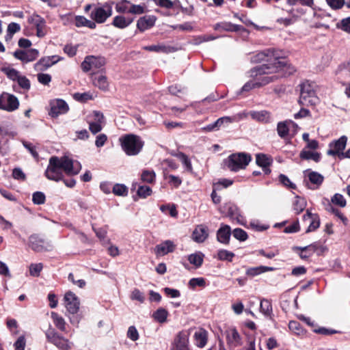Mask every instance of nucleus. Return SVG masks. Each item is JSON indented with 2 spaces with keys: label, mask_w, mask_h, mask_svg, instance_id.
Wrapping results in <instances>:
<instances>
[{
  "label": "nucleus",
  "mask_w": 350,
  "mask_h": 350,
  "mask_svg": "<svg viewBox=\"0 0 350 350\" xmlns=\"http://www.w3.org/2000/svg\"><path fill=\"white\" fill-rule=\"evenodd\" d=\"M81 170V163L69 156H53L49 159L45 176L49 180L58 182L63 179L64 172L68 176H75L78 174Z\"/></svg>",
  "instance_id": "obj_1"
},
{
  "label": "nucleus",
  "mask_w": 350,
  "mask_h": 350,
  "mask_svg": "<svg viewBox=\"0 0 350 350\" xmlns=\"http://www.w3.org/2000/svg\"><path fill=\"white\" fill-rule=\"evenodd\" d=\"M262 61L269 63L257 66L250 70L248 73L250 77L275 73L286 65L285 59L280 58L278 51L271 49L258 52L251 57V62L253 63H259Z\"/></svg>",
  "instance_id": "obj_2"
},
{
  "label": "nucleus",
  "mask_w": 350,
  "mask_h": 350,
  "mask_svg": "<svg viewBox=\"0 0 350 350\" xmlns=\"http://www.w3.org/2000/svg\"><path fill=\"white\" fill-rule=\"evenodd\" d=\"M120 142L122 150L129 156L138 154L144 144L141 137L134 134H127L122 136L120 138Z\"/></svg>",
  "instance_id": "obj_3"
},
{
  "label": "nucleus",
  "mask_w": 350,
  "mask_h": 350,
  "mask_svg": "<svg viewBox=\"0 0 350 350\" xmlns=\"http://www.w3.org/2000/svg\"><path fill=\"white\" fill-rule=\"evenodd\" d=\"M292 250L297 254L302 260H307L314 254L317 256L323 255L328 251V249L322 242H313L305 247L293 246Z\"/></svg>",
  "instance_id": "obj_4"
},
{
  "label": "nucleus",
  "mask_w": 350,
  "mask_h": 350,
  "mask_svg": "<svg viewBox=\"0 0 350 350\" xmlns=\"http://www.w3.org/2000/svg\"><path fill=\"white\" fill-rule=\"evenodd\" d=\"M252 161V157L250 154L245 152H239L230 154L226 161V166L232 172H238L240 170L245 169Z\"/></svg>",
  "instance_id": "obj_5"
},
{
  "label": "nucleus",
  "mask_w": 350,
  "mask_h": 350,
  "mask_svg": "<svg viewBox=\"0 0 350 350\" xmlns=\"http://www.w3.org/2000/svg\"><path fill=\"white\" fill-rule=\"evenodd\" d=\"M45 336L47 341L59 350H70L73 346L72 342L59 334L51 325L45 332Z\"/></svg>",
  "instance_id": "obj_6"
},
{
  "label": "nucleus",
  "mask_w": 350,
  "mask_h": 350,
  "mask_svg": "<svg viewBox=\"0 0 350 350\" xmlns=\"http://www.w3.org/2000/svg\"><path fill=\"white\" fill-rule=\"evenodd\" d=\"M113 13L111 3L94 5V9L90 12V17L97 23H105Z\"/></svg>",
  "instance_id": "obj_7"
},
{
  "label": "nucleus",
  "mask_w": 350,
  "mask_h": 350,
  "mask_svg": "<svg viewBox=\"0 0 350 350\" xmlns=\"http://www.w3.org/2000/svg\"><path fill=\"white\" fill-rule=\"evenodd\" d=\"M318 98L310 83L304 82L300 85V96L299 103L301 105H314L318 103Z\"/></svg>",
  "instance_id": "obj_8"
},
{
  "label": "nucleus",
  "mask_w": 350,
  "mask_h": 350,
  "mask_svg": "<svg viewBox=\"0 0 350 350\" xmlns=\"http://www.w3.org/2000/svg\"><path fill=\"white\" fill-rule=\"evenodd\" d=\"M347 137L345 135L341 136L339 139L331 142L328 145L327 154L332 157H337L341 160V154H343L347 146Z\"/></svg>",
  "instance_id": "obj_9"
},
{
  "label": "nucleus",
  "mask_w": 350,
  "mask_h": 350,
  "mask_svg": "<svg viewBox=\"0 0 350 350\" xmlns=\"http://www.w3.org/2000/svg\"><path fill=\"white\" fill-rule=\"evenodd\" d=\"M19 107V101L13 94L3 92L0 95V109L12 112Z\"/></svg>",
  "instance_id": "obj_10"
},
{
  "label": "nucleus",
  "mask_w": 350,
  "mask_h": 350,
  "mask_svg": "<svg viewBox=\"0 0 350 350\" xmlns=\"http://www.w3.org/2000/svg\"><path fill=\"white\" fill-rule=\"evenodd\" d=\"M64 301L67 311L71 314H76L80 306V301L78 297L72 291L66 292L64 297Z\"/></svg>",
  "instance_id": "obj_11"
},
{
  "label": "nucleus",
  "mask_w": 350,
  "mask_h": 350,
  "mask_svg": "<svg viewBox=\"0 0 350 350\" xmlns=\"http://www.w3.org/2000/svg\"><path fill=\"white\" fill-rule=\"evenodd\" d=\"M105 60L101 57L88 56L81 63V68L84 72L98 69L103 66Z\"/></svg>",
  "instance_id": "obj_12"
},
{
  "label": "nucleus",
  "mask_w": 350,
  "mask_h": 350,
  "mask_svg": "<svg viewBox=\"0 0 350 350\" xmlns=\"http://www.w3.org/2000/svg\"><path fill=\"white\" fill-rule=\"evenodd\" d=\"M304 173L308 179V180H305L306 187L308 189L312 190L317 189L323 183L324 177L319 172L308 170Z\"/></svg>",
  "instance_id": "obj_13"
},
{
  "label": "nucleus",
  "mask_w": 350,
  "mask_h": 350,
  "mask_svg": "<svg viewBox=\"0 0 350 350\" xmlns=\"http://www.w3.org/2000/svg\"><path fill=\"white\" fill-rule=\"evenodd\" d=\"M14 56L23 63H28L36 60L39 56V51L36 49L27 50L18 49L14 52Z\"/></svg>",
  "instance_id": "obj_14"
},
{
  "label": "nucleus",
  "mask_w": 350,
  "mask_h": 350,
  "mask_svg": "<svg viewBox=\"0 0 350 350\" xmlns=\"http://www.w3.org/2000/svg\"><path fill=\"white\" fill-rule=\"evenodd\" d=\"M49 116L57 118L59 115L66 113L68 109V104L62 99H55L50 102Z\"/></svg>",
  "instance_id": "obj_15"
},
{
  "label": "nucleus",
  "mask_w": 350,
  "mask_h": 350,
  "mask_svg": "<svg viewBox=\"0 0 350 350\" xmlns=\"http://www.w3.org/2000/svg\"><path fill=\"white\" fill-rule=\"evenodd\" d=\"M62 59L58 55L47 56L41 58L34 65L35 70L38 71H43L55 64Z\"/></svg>",
  "instance_id": "obj_16"
},
{
  "label": "nucleus",
  "mask_w": 350,
  "mask_h": 350,
  "mask_svg": "<svg viewBox=\"0 0 350 350\" xmlns=\"http://www.w3.org/2000/svg\"><path fill=\"white\" fill-rule=\"evenodd\" d=\"M189 335L187 331L182 330L178 332L172 343L179 350H188Z\"/></svg>",
  "instance_id": "obj_17"
},
{
  "label": "nucleus",
  "mask_w": 350,
  "mask_h": 350,
  "mask_svg": "<svg viewBox=\"0 0 350 350\" xmlns=\"http://www.w3.org/2000/svg\"><path fill=\"white\" fill-rule=\"evenodd\" d=\"M174 249L175 245H174V242H163L156 245L154 248V252L157 258H159L172 252Z\"/></svg>",
  "instance_id": "obj_18"
},
{
  "label": "nucleus",
  "mask_w": 350,
  "mask_h": 350,
  "mask_svg": "<svg viewBox=\"0 0 350 350\" xmlns=\"http://www.w3.org/2000/svg\"><path fill=\"white\" fill-rule=\"evenodd\" d=\"M156 17L154 16H144L139 18L137 22V29L143 32L152 27L155 24Z\"/></svg>",
  "instance_id": "obj_19"
},
{
  "label": "nucleus",
  "mask_w": 350,
  "mask_h": 350,
  "mask_svg": "<svg viewBox=\"0 0 350 350\" xmlns=\"http://www.w3.org/2000/svg\"><path fill=\"white\" fill-rule=\"evenodd\" d=\"M256 163L258 166L262 168L265 174H268L271 172V170L269 167L272 163V159L270 157L262 153L257 154L256 155Z\"/></svg>",
  "instance_id": "obj_20"
},
{
  "label": "nucleus",
  "mask_w": 350,
  "mask_h": 350,
  "mask_svg": "<svg viewBox=\"0 0 350 350\" xmlns=\"http://www.w3.org/2000/svg\"><path fill=\"white\" fill-rule=\"evenodd\" d=\"M214 29L215 30H222L226 31H245L246 29L241 25H234L230 22H221L215 25Z\"/></svg>",
  "instance_id": "obj_21"
},
{
  "label": "nucleus",
  "mask_w": 350,
  "mask_h": 350,
  "mask_svg": "<svg viewBox=\"0 0 350 350\" xmlns=\"http://www.w3.org/2000/svg\"><path fill=\"white\" fill-rule=\"evenodd\" d=\"M133 22V18L126 17L124 15L116 16L111 22V25L116 28L123 29L128 27Z\"/></svg>",
  "instance_id": "obj_22"
},
{
  "label": "nucleus",
  "mask_w": 350,
  "mask_h": 350,
  "mask_svg": "<svg viewBox=\"0 0 350 350\" xmlns=\"http://www.w3.org/2000/svg\"><path fill=\"white\" fill-rule=\"evenodd\" d=\"M28 247L36 252H51L53 246L49 242H29Z\"/></svg>",
  "instance_id": "obj_23"
},
{
  "label": "nucleus",
  "mask_w": 350,
  "mask_h": 350,
  "mask_svg": "<svg viewBox=\"0 0 350 350\" xmlns=\"http://www.w3.org/2000/svg\"><path fill=\"white\" fill-rule=\"evenodd\" d=\"M143 49L146 51H153L157 53H170L177 51V49L165 44H157L144 46Z\"/></svg>",
  "instance_id": "obj_24"
},
{
  "label": "nucleus",
  "mask_w": 350,
  "mask_h": 350,
  "mask_svg": "<svg viewBox=\"0 0 350 350\" xmlns=\"http://www.w3.org/2000/svg\"><path fill=\"white\" fill-rule=\"evenodd\" d=\"M193 337L196 342V346L202 348L207 343L208 332L204 328H200L198 331L195 332Z\"/></svg>",
  "instance_id": "obj_25"
},
{
  "label": "nucleus",
  "mask_w": 350,
  "mask_h": 350,
  "mask_svg": "<svg viewBox=\"0 0 350 350\" xmlns=\"http://www.w3.org/2000/svg\"><path fill=\"white\" fill-rule=\"evenodd\" d=\"M253 120L260 122L267 123L270 122V114L267 111H251L248 113Z\"/></svg>",
  "instance_id": "obj_26"
},
{
  "label": "nucleus",
  "mask_w": 350,
  "mask_h": 350,
  "mask_svg": "<svg viewBox=\"0 0 350 350\" xmlns=\"http://www.w3.org/2000/svg\"><path fill=\"white\" fill-rule=\"evenodd\" d=\"M275 269V267L264 265H260L255 267H250L246 270V275L251 277H254L256 275H260L267 271H273Z\"/></svg>",
  "instance_id": "obj_27"
},
{
  "label": "nucleus",
  "mask_w": 350,
  "mask_h": 350,
  "mask_svg": "<svg viewBox=\"0 0 350 350\" xmlns=\"http://www.w3.org/2000/svg\"><path fill=\"white\" fill-rule=\"evenodd\" d=\"M192 237L194 241H205L208 238V229L204 225L198 226L193 230Z\"/></svg>",
  "instance_id": "obj_28"
},
{
  "label": "nucleus",
  "mask_w": 350,
  "mask_h": 350,
  "mask_svg": "<svg viewBox=\"0 0 350 350\" xmlns=\"http://www.w3.org/2000/svg\"><path fill=\"white\" fill-rule=\"evenodd\" d=\"M293 123L291 120H285L280 122L277 125V132L278 135L282 138H286L289 133V125Z\"/></svg>",
  "instance_id": "obj_29"
},
{
  "label": "nucleus",
  "mask_w": 350,
  "mask_h": 350,
  "mask_svg": "<svg viewBox=\"0 0 350 350\" xmlns=\"http://www.w3.org/2000/svg\"><path fill=\"white\" fill-rule=\"evenodd\" d=\"M235 254L232 252L221 249L217 250V254L214 256V258L221 261L231 262Z\"/></svg>",
  "instance_id": "obj_30"
},
{
  "label": "nucleus",
  "mask_w": 350,
  "mask_h": 350,
  "mask_svg": "<svg viewBox=\"0 0 350 350\" xmlns=\"http://www.w3.org/2000/svg\"><path fill=\"white\" fill-rule=\"evenodd\" d=\"M269 74L258 75L256 77H252L255 79L257 83L258 88L266 85L271 82L275 81L278 77L276 75H269Z\"/></svg>",
  "instance_id": "obj_31"
},
{
  "label": "nucleus",
  "mask_w": 350,
  "mask_h": 350,
  "mask_svg": "<svg viewBox=\"0 0 350 350\" xmlns=\"http://www.w3.org/2000/svg\"><path fill=\"white\" fill-rule=\"evenodd\" d=\"M169 315L168 311L163 308H159L152 314L154 320L159 323H163L167 321Z\"/></svg>",
  "instance_id": "obj_32"
},
{
  "label": "nucleus",
  "mask_w": 350,
  "mask_h": 350,
  "mask_svg": "<svg viewBox=\"0 0 350 350\" xmlns=\"http://www.w3.org/2000/svg\"><path fill=\"white\" fill-rule=\"evenodd\" d=\"M92 82L94 86L102 90H107L109 86L107 77L102 75L93 76Z\"/></svg>",
  "instance_id": "obj_33"
},
{
  "label": "nucleus",
  "mask_w": 350,
  "mask_h": 350,
  "mask_svg": "<svg viewBox=\"0 0 350 350\" xmlns=\"http://www.w3.org/2000/svg\"><path fill=\"white\" fill-rule=\"evenodd\" d=\"M55 326L61 332H66V321L64 319L55 312H52L51 314Z\"/></svg>",
  "instance_id": "obj_34"
},
{
  "label": "nucleus",
  "mask_w": 350,
  "mask_h": 350,
  "mask_svg": "<svg viewBox=\"0 0 350 350\" xmlns=\"http://www.w3.org/2000/svg\"><path fill=\"white\" fill-rule=\"evenodd\" d=\"M131 2L128 0H120L116 3L115 9L120 14H130Z\"/></svg>",
  "instance_id": "obj_35"
},
{
  "label": "nucleus",
  "mask_w": 350,
  "mask_h": 350,
  "mask_svg": "<svg viewBox=\"0 0 350 350\" xmlns=\"http://www.w3.org/2000/svg\"><path fill=\"white\" fill-rule=\"evenodd\" d=\"M226 340L228 343L241 344V338L235 327L226 331Z\"/></svg>",
  "instance_id": "obj_36"
},
{
  "label": "nucleus",
  "mask_w": 350,
  "mask_h": 350,
  "mask_svg": "<svg viewBox=\"0 0 350 350\" xmlns=\"http://www.w3.org/2000/svg\"><path fill=\"white\" fill-rule=\"evenodd\" d=\"M304 221H309L310 225L308 226V231L314 230L319 228L320 222L317 217L313 215L308 210L306 211V213L304 215Z\"/></svg>",
  "instance_id": "obj_37"
},
{
  "label": "nucleus",
  "mask_w": 350,
  "mask_h": 350,
  "mask_svg": "<svg viewBox=\"0 0 350 350\" xmlns=\"http://www.w3.org/2000/svg\"><path fill=\"white\" fill-rule=\"evenodd\" d=\"M204 258V254L201 252H198L189 255L188 260L191 264L195 265L196 268H199L203 263Z\"/></svg>",
  "instance_id": "obj_38"
},
{
  "label": "nucleus",
  "mask_w": 350,
  "mask_h": 350,
  "mask_svg": "<svg viewBox=\"0 0 350 350\" xmlns=\"http://www.w3.org/2000/svg\"><path fill=\"white\" fill-rule=\"evenodd\" d=\"M260 311L266 317H271L273 314L271 301L262 299L260 301Z\"/></svg>",
  "instance_id": "obj_39"
},
{
  "label": "nucleus",
  "mask_w": 350,
  "mask_h": 350,
  "mask_svg": "<svg viewBox=\"0 0 350 350\" xmlns=\"http://www.w3.org/2000/svg\"><path fill=\"white\" fill-rule=\"evenodd\" d=\"M301 159L304 160H312L315 162H319L321 160V155L319 152H312L309 150H303L299 154Z\"/></svg>",
  "instance_id": "obj_40"
},
{
  "label": "nucleus",
  "mask_w": 350,
  "mask_h": 350,
  "mask_svg": "<svg viewBox=\"0 0 350 350\" xmlns=\"http://www.w3.org/2000/svg\"><path fill=\"white\" fill-rule=\"evenodd\" d=\"M306 206V201L298 196H295V200L293 202V210L296 214H299L302 212Z\"/></svg>",
  "instance_id": "obj_41"
},
{
  "label": "nucleus",
  "mask_w": 350,
  "mask_h": 350,
  "mask_svg": "<svg viewBox=\"0 0 350 350\" xmlns=\"http://www.w3.org/2000/svg\"><path fill=\"white\" fill-rule=\"evenodd\" d=\"M230 234V228L228 226H221L217 231V241H229Z\"/></svg>",
  "instance_id": "obj_42"
},
{
  "label": "nucleus",
  "mask_w": 350,
  "mask_h": 350,
  "mask_svg": "<svg viewBox=\"0 0 350 350\" xmlns=\"http://www.w3.org/2000/svg\"><path fill=\"white\" fill-rule=\"evenodd\" d=\"M249 228L256 232H262L269 228L268 224H262L260 221L257 219L252 220L250 222Z\"/></svg>",
  "instance_id": "obj_43"
},
{
  "label": "nucleus",
  "mask_w": 350,
  "mask_h": 350,
  "mask_svg": "<svg viewBox=\"0 0 350 350\" xmlns=\"http://www.w3.org/2000/svg\"><path fill=\"white\" fill-rule=\"evenodd\" d=\"M173 156L178 158L182 163L184 165L187 170L191 172L192 170V165L189 157L183 152H178L175 154H172Z\"/></svg>",
  "instance_id": "obj_44"
},
{
  "label": "nucleus",
  "mask_w": 350,
  "mask_h": 350,
  "mask_svg": "<svg viewBox=\"0 0 350 350\" xmlns=\"http://www.w3.org/2000/svg\"><path fill=\"white\" fill-rule=\"evenodd\" d=\"M29 22L36 27V29L46 26L45 20L38 14H33L29 18Z\"/></svg>",
  "instance_id": "obj_45"
},
{
  "label": "nucleus",
  "mask_w": 350,
  "mask_h": 350,
  "mask_svg": "<svg viewBox=\"0 0 350 350\" xmlns=\"http://www.w3.org/2000/svg\"><path fill=\"white\" fill-rule=\"evenodd\" d=\"M156 178L155 172L153 170H144L141 175V179L143 182L147 183H152Z\"/></svg>",
  "instance_id": "obj_46"
},
{
  "label": "nucleus",
  "mask_w": 350,
  "mask_h": 350,
  "mask_svg": "<svg viewBox=\"0 0 350 350\" xmlns=\"http://www.w3.org/2000/svg\"><path fill=\"white\" fill-rule=\"evenodd\" d=\"M113 193L119 196H126L128 194V188L123 184H116L112 187Z\"/></svg>",
  "instance_id": "obj_47"
},
{
  "label": "nucleus",
  "mask_w": 350,
  "mask_h": 350,
  "mask_svg": "<svg viewBox=\"0 0 350 350\" xmlns=\"http://www.w3.org/2000/svg\"><path fill=\"white\" fill-rule=\"evenodd\" d=\"M233 180L227 178H221L217 182L213 184V188L215 190H220L224 188H227L232 185Z\"/></svg>",
  "instance_id": "obj_48"
},
{
  "label": "nucleus",
  "mask_w": 350,
  "mask_h": 350,
  "mask_svg": "<svg viewBox=\"0 0 350 350\" xmlns=\"http://www.w3.org/2000/svg\"><path fill=\"white\" fill-rule=\"evenodd\" d=\"M236 120L235 117L224 116L218 118L215 122V125L218 130L222 126H228L229 124Z\"/></svg>",
  "instance_id": "obj_49"
},
{
  "label": "nucleus",
  "mask_w": 350,
  "mask_h": 350,
  "mask_svg": "<svg viewBox=\"0 0 350 350\" xmlns=\"http://www.w3.org/2000/svg\"><path fill=\"white\" fill-rule=\"evenodd\" d=\"M103 247L106 248L108 254L112 256L116 257L120 254L119 249L117 246L111 244V242H103Z\"/></svg>",
  "instance_id": "obj_50"
},
{
  "label": "nucleus",
  "mask_w": 350,
  "mask_h": 350,
  "mask_svg": "<svg viewBox=\"0 0 350 350\" xmlns=\"http://www.w3.org/2000/svg\"><path fill=\"white\" fill-rule=\"evenodd\" d=\"M331 202L340 207H345L347 204L345 198L340 193L334 194L331 198Z\"/></svg>",
  "instance_id": "obj_51"
},
{
  "label": "nucleus",
  "mask_w": 350,
  "mask_h": 350,
  "mask_svg": "<svg viewBox=\"0 0 350 350\" xmlns=\"http://www.w3.org/2000/svg\"><path fill=\"white\" fill-rule=\"evenodd\" d=\"M42 269V263H31L29 266V274L33 277H38Z\"/></svg>",
  "instance_id": "obj_52"
},
{
  "label": "nucleus",
  "mask_w": 350,
  "mask_h": 350,
  "mask_svg": "<svg viewBox=\"0 0 350 350\" xmlns=\"http://www.w3.org/2000/svg\"><path fill=\"white\" fill-rule=\"evenodd\" d=\"M90 122H96L103 124L105 122V117L103 113L98 111H94L89 116Z\"/></svg>",
  "instance_id": "obj_53"
},
{
  "label": "nucleus",
  "mask_w": 350,
  "mask_h": 350,
  "mask_svg": "<svg viewBox=\"0 0 350 350\" xmlns=\"http://www.w3.org/2000/svg\"><path fill=\"white\" fill-rule=\"evenodd\" d=\"M189 286L191 288H195L196 286L204 287L206 280L204 278H193L189 281Z\"/></svg>",
  "instance_id": "obj_54"
},
{
  "label": "nucleus",
  "mask_w": 350,
  "mask_h": 350,
  "mask_svg": "<svg viewBox=\"0 0 350 350\" xmlns=\"http://www.w3.org/2000/svg\"><path fill=\"white\" fill-rule=\"evenodd\" d=\"M46 200V196L41 191H36L32 195V201L35 204H43Z\"/></svg>",
  "instance_id": "obj_55"
},
{
  "label": "nucleus",
  "mask_w": 350,
  "mask_h": 350,
  "mask_svg": "<svg viewBox=\"0 0 350 350\" xmlns=\"http://www.w3.org/2000/svg\"><path fill=\"white\" fill-rule=\"evenodd\" d=\"M336 27L350 33V17L343 18L340 22L337 23Z\"/></svg>",
  "instance_id": "obj_56"
},
{
  "label": "nucleus",
  "mask_w": 350,
  "mask_h": 350,
  "mask_svg": "<svg viewBox=\"0 0 350 350\" xmlns=\"http://www.w3.org/2000/svg\"><path fill=\"white\" fill-rule=\"evenodd\" d=\"M137 195L142 198H146L152 193V189L149 186L142 185L139 186L137 190Z\"/></svg>",
  "instance_id": "obj_57"
},
{
  "label": "nucleus",
  "mask_w": 350,
  "mask_h": 350,
  "mask_svg": "<svg viewBox=\"0 0 350 350\" xmlns=\"http://www.w3.org/2000/svg\"><path fill=\"white\" fill-rule=\"evenodd\" d=\"M3 71L7 77L14 81H16L21 75L20 72L14 68H6L3 69Z\"/></svg>",
  "instance_id": "obj_58"
},
{
  "label": "nucleus",
  "mask_w": 350,
  "mask_h": 350,
  "mask_svg": "<svg viewBox=\"0 0 350 350\" xmlns=\"http://www.w3.org/2000/svg\"><path fill=\"white\" fill-rule=\"evenodd\" d=\"M290 330L295 334L299 335L303 332V327L301 324L297 321H290L288 323Z\"/></svg>",
  "instance_id": "obj_59"
},
{
  "label": "nucleus",
  "mask_w": 350,
  "mask_h": 350,
  "mask_svg": "<svg viewBox=\"0 0 350 350\" xmlns=\"http://www.w3.org/2000/svg\"><path fill=\"white\" fill-rule=\"evenodd\" d=\"M130 297L132 300H137L140 303H144L145 301L144 294L138 288H134L133 290Z\"/></svg>",
  "instance_id": "obj_60"
},
{
  "label": "nucleus",
  "mask_w": 350,
  "mask_h": 350,
  "mask_svg": "<svg viewBox=\"0 0 350 350\" xmlns=\"http://www.w3.org/2000/svg\"><path fill=\"white\" fill-rule=\"evenodd\" d=\"M146 12V6L144 4L135 5L131 3V14H142Z\"/></svg>",
  "instance_id": "obj_61"
},
{
  "label": "nucleus",
  "mask_w": 350,
  "mask_h": 350,
  "mask_svg": "<svg viewBox=\"0 0 350 350\" xmlns=\"http://www.w3.org/2000/svg\"><path fill=\"white\" fill-rule=\"evenodd\" d=\"M126 336L130 340L134 342L137 341L139 337L138 331L134 325H131L129 327Z\"/></svg>",
  "instance_id": "obj_62"
},
{
  "label": "nucleus",
  "mask_w": 350,
  "mask_h": 350,
  "mask_svg": "<svg viewBox=\"0 0 350 350\" xmlns=\"http://www.w3.org/2000/svg\"><path fill=\"white\" fill-rule=\"evenodd\" d=\"M232 234L233 237L239 241H246L247 239V232L241 228H235Z\"/></svg>",
  "instance_id": "obj_63"
},
{
  "label": "nucleus",
  "mask_w": 350,
  "mask_h": 350,
  "mask_svg": "<svg viewBox=\"0 0 350 350\" xmlns=\"http://www.w3.org/2000/svg\"><path fill=\"white\" fill-rule=\"evenodd\" d=\"M224 208L227 210L229 216L237 217L239 215V211L237 206L230 203L226 204Z\"/></svg>",
  "instance_id": "obj_64"
}]
</instances>
